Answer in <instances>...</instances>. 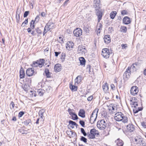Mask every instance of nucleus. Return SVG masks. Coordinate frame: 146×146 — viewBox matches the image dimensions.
<instances>
[{
	"label": "nucleus",
	"mask_w": 146,
	"mask_h": 146,
	"mask_svg": "<svg viewBox=\"0 0 146 146\" xmlns=\"http://www.w3.org/2000/svg\"><path fill=\"white\" fill-rule=\"evenodd\" d=\"M74 111L73 109H71L70 108H69L68 110V111L69 114L71 115L74 113L73 112Z\"/></svg>",
	"instance_id": "42"
},
{
	"label": "nucleus",
	"mask_w": 146,
	"mask_h": 146,
	"mask_svg": "<svg viewBox=\"0 0 146 146\" xmlns=\"http://www.w3.org/2000/svg\"><path fill=\"white\" fill-rule=\"evenodd\" d=\"M29 12V11H25L24 14V17H26L28 15Z\"/></svg>",
	"instance_id": "55"
},
{
	"label": "nucleus",
	"mask_w": 146,
	"mask_h": 146,
	"mask_svg": "<svg viewBox=\"0 0 146 146\" xmlns=\"http://www.w3.org/2000/svg\"><path fill=\"white\" fill-rule=\"evenodd\" d=\"M82 78L81 76H78L75 80V83L77 84L79 83L81 81Z\"/></svg>",
	"instance_id": "25"
},
{
	"label": "nucleus",
	"mask_w": 146,
	"mask_h": 146,
	"mask_svg": "<svg viewBox=\"0 0 146 146\" xmlns=\"http://www.w3.org/2000/svg\"><path fill=\"white\" fill-rule=\"evenodd\" d=\"M94 7L96 10V15L98 16V22L99 23L102 19L103 13L101 11H100L99 9L101 8V5L100 3V0H94Z\"/></svg>",
	"instance_id": "1"
},
{
	"label": "nucleus",
	"mask_w": 146,
	"mask_h": 146,
	"mask_svg": "<svg viewBox=\"0 0 146 146\" xmlns=\"http://www.w3.org/2000/svg\"><path fill=\"white\" fill-rule=\"evenodd\" d=\"M102 25L101 23H99L97 27V29H98V31L102 29Z\"/></svg>",
	"instance_id": "46"
},
{
	"label": "nucleus",
	"mask_w": 146,
	"mask_h": 146,
	"mask_svg": "<svg viewBox=\"0 0 146 146\" xmlns=\"http://www.w3.org/2000/svg\"><path fill=\"white\" fill-rule=\"evenodd\" d=\"M86 70L87 71H88L90 73L91 72L90 66V65H88L86 68Z\"/></svg>",
	"instance_id": "53"
},
{
	"label": "nucleus",
	"mask_w": 146,
	"mask_h": 146,
	"mask_svg": "<svg viewBox=\"0 0 146 146\" xmlns=\"http://www.w3.org/2000/svg\"><path fill=\"white\" fill-rule=\"evenodd\" d=\"M92 98L93 96H90L88 98L87 100L88 101H90L92 100Z\"/></svg>",
	"instance_id": "61"
},
{
	"label": "nucleus",
	"mask_w": 146,
	"mask_h": 146,
	"mask_svg": "<svg viewBox=\"0 0 146 146\" xmlns=\"http://www.w3.org/2000/svg\"><path fill=\"white\" fill-rule=\"evenodd\" d=\"M60 64H56L54 67V70L55 72H59L61 70Z\"/></svg>",
	"instance_id": "19"
},
{
	"label": "nucleus",
	"mask_w": 146,
	"mask_h": 146,
	"mask_svg": "<svg viewBox=\"0 0 146 146\" xmlns=\"http://www.w3.org/2000/svg\"><path fill=\"white\" fill-rule=\"evenodd\" d=\"M102 88L104 92H106L109 89L108 84L107 83L104 84L102 86Z\"/></svg>",
	"instance_id": "22"
},
{
	"label": "nucleus",
	"mask_w": 146,
	"mask_h": 146,
	"mask_svg": "<svg viewBox=\"0 0 146 146\" xmlns=\"http://www.w3.org/2000/svg\"><path fill=\"white\" fill-rule=\"evenodd\" d=\"M10 106L11 109H13L15 106V104L14 102H13V101H12L11 102L10 104Z\"/></svg>",
	"instance_id": "49"
},
{
	"label": "nucleus",
	"mask_w": 146,
	"mask_h": 146,
	"mask_svg": "<svg viewBox=\"0 0 146 146\" xmlns=\"http://www.w3.org/2000/svg\"><path fill=\"white\" fill-rule=\"evenodd\" d=\"M117 14L116 12L115 11H112L110 15V18L112 19H113L115 18V16Z\"/></svg>",
	"instance_id": "28"
},
{
	"label": "nucleus",
	"mask_w": 146,
	"mask_h": 146,
	"mask_svg": "<svg viewBox=\"0 0 146 146\" xmlns=\"http://www.w3.org/2000/svg\"><path fill=\"white\" fill-rule=\"evenodd\" d=\"M55 54V56L57 57L58 55L60 53V52H54Z\"/></svg>",
	"instance_id": "62"
},
{
	"label": "nucleus",
	"mask_w": 146,
	"mask_h": 146,
	"mask_svg": "<svg viewBox=\"0 0 146 146\" xmlns=\"http://www.w3.org/2000/svg\"><path fill=\"white\" fill-rule=\"evenodd\" d=\"M44 60L43 59H40L39 61L37 60L38 64V66L40 67H41L44 65Z\"/></svg>",
	"instance_id": "21"
},
{
	"label": "nucleus",
	"mask_w": 146,
	"mask_h": 146,
	"mask_svg": "<svg viewBox=\"0 0 146 146\" xmlns=\"http://www.w3.org/2000/svg\"><path fill=\"white\" fill-rule=\"evenodd\" d=\"M80 62V64L83 65L85 64L86 61L85 59L83 57H80L79 58Z\"/></svg>",
	"instance_id": "26"
},
{
	"label": "nucleus",
	"mask_w": 146,
	"mask_h": 146,
	"mask_svg": "<svg viewBox=\"0 0 146 146\" xmlns=\"http://www.w3.org/2000/svg\"><path fill=\"white\" fill-rule=\"evenodd\" d=\"M79 123L83 127H84L85 122L84 121L80 120L79 121Z\"/></svg>",
	"instance_id": "51"
},
{
	"label": "nucleus",
	"mask_w": 146,
	"mask_h": 146,
	"mask_svg": "<svg viewBox=\"0 0 146 146\" xmlns=\"http://www.w3.org/2000/svg\"><path fill=\"white\" fill-rule=\"evenodd\" d=\"M78 115L82 118L84 117H85V111L84 110L82 109H80L78 113Z\"/></svg>",
	"instance_id": "18"
},
{
	"label": "nucleus",
	"mask_w": 146,
	"mask_h": 146,
	"mask_svg": "<svg viewBox=\"0 0 146 146\" xmlns=\"http://www.w3.org/2000/svg\"><path fill=\"white\" fill-rule=\"evenodd\" d=\"M129 67H128L126 70V71L124 72L123 75V78L124 79L127 80L129 77L130 75L131 74V70H130Z\"/></svg>",
	"instance_id": "11"
},
{
	"label": "nucleus",
	"mask_w": 146,
	"mask_h": 146,
	"mask_svg": "<svg viewBox=\"0 0 146 146\" xmlns=\"http://www.w3.org/2000/svg\"><path fill=\"white\" fill-rule=\"evenodd\" d=\"M65 57V54L64 53H62L61 55L60 58L62 59H64Z\"/></svg>",
	"instance_id": "59"
},
{
	"label": "nucleus",
	"mask_w": 146,
	"mask_h": 146,
	"mask_svg": "<svg viewBox=\"0 0 146 146\" xmlns=\"http://www.w3.org/2000/svg\"><path fill=\"white\" fill-rule=\"evenodd\" d=\"M23 89L25 91H27L28 90V88L27 87V86L26 85H25L23 86Z\"/></svg>",
	"instance_id": "52"
},
{
	"label": "nucleus",
	"mask_w": 146,
	"mask_h": 146,
	"mask_svg": "<svg viewBox=\"0 0 146 146\" xmlns=\"http://www.w3.org/2000/svg\"><path fill=\"white\" fill-rule=\"evenodd\" d=\"M138 88L136 86H133L131 87L130 90L131 94L133 96L137 95L138 92Z\"/></svg>",
	"instance_id": "10"
},
{
	"label": "nucleus",
	"mask_w": 146,
	"mask_h": 146,
	"mask_svg": "<svg viewBox=\"0 0 146 146\" xmlns=\"http://www.w3.org/2000/svg\"><path fill=\"white\" fill-rule=\"evenodd\" d=\"M104 42L106 44H108L111 42L110 37L109 35H106L104 36Z\"/></svg>",
	"instance_id": "16"
},
{
	"label": "nucleus",
	"mask_w": 146,
	"mask_h": 146,
	"mask_svg": "<svg viewBox=\"0 0 146 146\" xmlns=\"http://www.w3.org/2000/svg\"><path fill=\"white\" fill-rule=\"evenodd\" d=\"M86 51L85 47L83 45H79L78 48V52L79 54H84Z\"/></svg>",
	"instance_id": "9"
},
{
	"label": "nucleus",
	"mask_w": 146,
	"mask_h": 146,
	"mask_svg": "<svg viewBox=\"0 0 146 146\" xmlns=\"http://www.w3.org/2000/svg\"><path fill=\"white\" fill-rule=\"evenodd\" d=\"M97 126L99 129L104 130L106 127L107 123L104 120L102 119L98 122Z\"/></svg>",
	"instance_id": "7"
},
{
	"label": "nucleus",
	"mask_w": 146,
	"mask_h": 146,
	"mask_svg": "<svg viewBox=\"0 0 146 146\" xmlns=\"http://www.w3.org/2000/svg\"><path fill=\"white\" fill-rule=\"evenodd\" d=\"M99 135L98 131L95 129H91L90 131V133L87 134L89 138L91 139L94 138L95 136L98 137Z\"/></svg>",
	"instance_id": "3"
},
{
	"label": "nucleus",
	"mask_w": 146,
	"mask_h": 146,
	"mask_svg": "<svg viewBox=\"0 0 146 146\" xmlns=\"http://www.w3.org/2000/svg\"><path fill=\"white\" fill-rule=\"evenodd\" d=\"M131 104L132 105V107H133L134 108L133 111L134 113H136L139 111L142 110V108L137 107L138 106L137 103L136 102L132 100H130Z\"/></svg>",
	"instance_id": "5"
},
{
	"label": "nucleus",
	"mask_w": 146,
	"mask_h": 146,
	"mask_svg": "<svg viewBox=\"0 0 146 146\" xmlns=\"http://www.w3.org/2000/svg\"><path fill=\"white\" fill-rule=\"evenodd\" d=\"M39 116H40L41 118H43V112H42L41 111H40L39 112Z\"/></svg>",
	"instance_id": "54"
},
{
	"label": "nucleus",
	"mask_w": 146,
	"mask_h": 146,
	"mask_svg": "<svg viewBox=\"0 0 146 146\" xmlns=\"http://www.w3.org/2000/svg\"><path fill=\"white\" fill-rule=\"evenodd\" d=\"M129 69L132 72H135L137 70V69H135V66L133 64L130 67H129Z\"/></svg>",
	"instance_id": "34"
},
{
	"label": "nucleus",
	"mask_w": 146,
	"mask_h": 146,
	"mask_svg": "<svg viewBox=\"0 0 146 146\" xmlns=\"http://www.w3.org/2000/svg\"><path fill=\"white\" fill-rule=\"evenodd\" d=\"M32 66L34 67H36L38 66V64L37 61L33 62Z\"/></svg>",
	"instance_id": "44"
},
{
	"label": "nucleus",
	"mask_w": 146,
	"mask_h": 146,
	"mask_svg": "<svg viewBox=\"0 0 146 146\" xmlns=\"http://www.w3.org/2000/svg\"><path fill=\"white\" fill-rule=\"evenodd\" d=\"M37 92L39 96H42L44 94V91L42 89H40L37 90Z\"/></svg>",
	"instance_id": "32"
},
{
	"label": "nucleus",
	"mask_w": 146,
	"mask_h": 146,
	"mask_svg": "<svg viewBox=\"0 0 146 146\" xmlns=\"http://www.w3.org/2000/svg\"><path fill=\"white\" fill-rule=\"evenodd\" d=\"M102 54L104 58H107L109 57L110 52L108 48H104L102 50Z\"/></svg>",
	"instance_id": "8"
},
{
	"label": "nucleus",
	"mask_w": 146,
	"mask_h": 146,
	"mask_svg": "<svg viewBox=\"0 0 146 146\" xmlns=\"http://www.w3.org/2000/svg\"><path fill=\"white\" fill-rule=\"evenodd\" d=\"M35 30L37 32V33L38 34H40L42 33V31L41 30L39 29V28H37L35 29Z\"/></svg>",
	"instance_id": "50"
},
{
	"label": "nucleus",
	"mask_w": 146,
	"mask_h": 146,
	"mask_svg": "<svg viewBox=\"0 0 146 146\" xmlns=\"http://www.w3.org/2000/svg\"><path fill=\"white\" fill-rule=\"evenodd\" d=\"M80 140L81 141H83L85 143H87V139L85 137L82 136L80 139Z\"/></svg>",
	"instance_id": "43"
},
{
	"label": "nucleus",
	"mask_w": 146,
	"mask_h": 146,
	"mask_svg": "<svg viewBox=\"0 0 146 146\" xmlns=\"http://www.w3.org/2000/svg\"><path fill=\"white\" fill-rule=\"evenodd\" d=\"M121 46L122 47V48L123 49H126V48L127 47V44H122L121 45Z\"/></svg>",
	"instance_id": "48"
},
{
	"label": "nucleus",
	"mask_w": 146,
	"mask_h": 146,
	"mask_svg": "<svg viewBox=\"0 0 146 146\" xmlns=\"http://www.w3.org/2000/svg\"><path fill=\"white\" fill-rule=\"evenodd\" d=\"M90 29V27L86 26L84 27L83 30L86 33H88L89 32Z\"/></svg>",
	"instance_id": "33"
},
{
	"label": "nucleus",
	"mask_w": 146,
	"mask_h": 146,
	"mask_svg": "<svg viewBox=\"0 0 146 146\" xmlns=\"http://www.w3.org/2000/svg\"><path fill=\"white\" fill-rule=\"evenodd\" d=\"M141 125L143 127L145 128H146V123H145L144 122H141Z\"/></svg>",
	"instance_id": "60"
},
{
	"label": "nucleus",
	"mask_w": 146,
	"mask_h": 146,
	"mask_svg": "<svg viewBox=\"0 0 146 146\" xmlns=\"http://www.w3.org/2000/svg\"><path fill=\"white\" fill-rule=\"evenodd\" d=\"M70 88L72 90H74V91L77 90V86L71 84L70 83Z\"/></svg>",
	"instance_id": "30"
},
{
	"label": "nucleus",
	"mask_w": 146,
	"mask_h": 146,
	"mask_svg": "<svg viewBox=\"0 0 146 146\" xmlns=\"http://www.w3.org/2000/svg\"><path fill=\"white\" fill-rule=\"evenodd\" d=\"M115 142L118 146H123V141L119 139L116 140Z\"/></svg>",
	"instance_id": "20"
},
{
	"label": "nucleus",
	"mask_w": 146,
	"mask_h": 146,
	"mask_svg": "<svg viewBox=\"0 0 146 146\" xmlns=\"http://www.w3.org/2000/svg\"><path fill=\"white\" fill-rule=\"evenodd\" d=\"M16 18L17 22L19 23V21L20 17L19 16V14H18L17 11V14L16 16Z\"/></svg>",
	"instance_id": "41"
},
{
	"label": "nucleus",
	"mask_w": 146,
	"mask_h": 146,
	"mask_svg": "<svg viewBox=\"0 0 146 146\" xmlns=\"http://www.w3.org/2000/svg\"><path fill=\"white\" fill-rule=\"evenodd\" d=\"M74 46V44L72 42H68L67 43V45L66 46V48L68 50H72L73 46Z\"/></svg>",
	"instance_id": "17"
},
{
	"label": "nucleus",
	"mask_w": 146,
	"mask_h": 146,
	"mask_svg": "<svg viewBox=\"0 0 146 146\" xmlns=\"http://www.w3.org/2000/svg\"><path fill=\"white\" fill-rule=\"evenodd\" d=\"M127 27L125 26H121L120 28L121 31L122 32L125 33L127 31Z\"/></svg>",
	"instance_id": "35"
},
{
	"label": "nucleus",
	"mask_w": 146,
	"mask_h": 146,
	"mask_svg": "<svg viewBox=\"0 0 146 146\" xmlns=\"http://www.w3.org/2000/svg\"><path fill=\"white\" fill-rule=\"evenodd\" d=\"M81 133L83 134L85 136L87 135V134L85 131L84 129L83 128H81Z\"/></svg>",
	"instance_id": "47"
},
{
	"label": "nucleus",
	"mask_w": 146,
	"mask_h": 146,
	"mask_svg": "<svg viewBox=\"0 0 146 146\" xmlns=\"http://www.w3.org/2000/svg\"><path fill=\"white\" fill-rule=\"evenodd\" d=\"M25 73L24 71L22 69H21L20 71V77L21 78H24L25 77Z\"/></svg>",
	"instance_id": "23"
},
{
	"label": "nucleus",
	"mask_w": 146,
	"mask_h": 146,
	"mask_svg": "<svg viewBox=\"0 0 146 146\" xmlns=\"http://www.w3.org/2000/svg\"><path fill=\"white\" fill-rule=\"evenodd\" d=\"M127 130L130 132L134 131L135 128L133 125L132 124H129L127 126Z\"/></svg>",
	"instance_id": "14"
},
{
	"label": "nucleus",
	"mask_w": 146,
	"mask_h": 146,
	"mask_svg": "<svg viewBox=\"0 0 146 146\" xmlns=\"http://www.w3.org/2000/svg\"><path fill=\"white\" fill-rule=\"evenodd\" d=\"M28 19H26L25 21L22 23L21 25V26L22 27H24L26 25H27L28 22Z\"/></svg>",
	"instance_id": "39"
},
{
	"label": "nucleus",
	"mask_w": 146,
	"mask_h": 146,
	"mask_svg": "<svg viewBox=\"0 0 146 146\" xmlns=\"http://www.w3.org/2000/svg\"><path fill=\"white\" fill-rule=\"evenodd\" d=\"M121 14L122 15H124L128 14V12L127 11V10H124L121 11Z\"/></svg>",
	"instance_id": "37"
},
{
	"label": "nucleus",
	"mask_w": 146,
	"mask_h": 146,
	"mask_svg": "<svg viewBox=\"0 0 146 146\" xmlns=\"http://www.w3.org/2000/svg\"><path fill=\"white\" fill-rule=\"evenodd\" d=\"M39 18H40L39 17V16H37L35 19V21H35V22L36 23H37L39 20Z\"/></svg>",
	"instance_id": "56"
},
{
	"label": "nucleus",
	"mask_w": 146,
	"mask_h": 146,
	"mask_svg": "<svg viewBox=\"0 0 146 146\" xmlns=\"http://www.w3.org/2000/svg\"><path fill=\"white\" fill-rule=\"evenodd\" d=\"M73 33L75 36L76 37H78L82 35V31L81 29L79 28H77L74 30Z\"/></svg>",
	"instance_id": "12"
},
{
	"label": "nucleus",
	"mask_w": 146,
	"mask_h": 146,
	"mask_svg": "<svg viewBox=\"0 0 146 146\" xmlns=\"http://www.w3.org/2000/svg\"><path fill=\"white\" fill-rule=\"evenodd\" d=\"M135 142L137 144L141 142L142 141V139L141 138H139L138 137H136L135 139Z\"/></svg>",
	"instance_id": "24"
},
{
	"label": "nucleus",
	"mask_w": 146,
	"mask_h": 146,
	"mask_svg": "<svg viewBox=\"0 0 146 146\" xmlns=\"http://www.w3.org/2000/svg\"><path fill=\"white\" fill-rule=\"evenodd\" d=\"M72 119L73 120H75L78 119V117L76 114L74 113L71 115Z\"/></svg>",
	"instance_id": "36"
},
{
	"label": "nucleus",
	"mask_w": 146,
	"mask_h": 146,
	"mask_svg": "<svg viewBox=\"0 0 146 146\" xmlns=\"http://www.w3.org/2000/svg\"><path fill=\"white\" fill-rule=\"evenodd\" d=\"M23 123L24 125L26 126H27L28 125H30L31 124V120L30 119H27V120H25L23 122Z\"/></svg>",
	"instance_id": "27"
},
{
	"label": "nucleus",
	"mask_w": 146,
	"mask_h": 146,
	"mask_svg": "<svg viewBox=\"0 0 146 146\" xmlns=\"http://www.w3.org/2000/svg\"><path fill=\"white\" fill-rule=\"evenodd\" d=\"M140 146H146V143H142L141 144H140Z\"/></svg>",
	"instance_id": "63"
},
{
	"label": "nucleus",
	"mask_w": 146,
	"mask_h": 146,
	"mask_svg": "<svg viewBox=\"0 0 146 146\" xmlns=\"http://www.w3.org/2000/svg\"><path fill=\"white\" fill-rule=\"evenodd\" d=\"M123 23L125 25H128L131 23L130 18L127 17H124L123 20Z\"/></svg>",
	"instance_id": "15"
},
{
	"label": "nucleus",
	"mask_w": 146,
	"mask_h": 146,
	"mask_svg": "<svg viewBox=\"0 0 146 146\" xmlns=\"http://www.w3.org/2000/svg\"><path fill=\"white\" fill-rule=\"evenodd\" d=\"M69 123L70 126L72 128L74 127H72L71 126V125L72 126H76V127H77V126L78 125L75 122L71 120H70L69 121Z\"/></svg>",
	"instance_id": "31"
},
{
	"label": "nucleus",
	"mask_w": 146,
	"mask_h": 146,
	"mask_svg": "<svg viewBox=\"0 0 146 146\" xmlns=\"http://www.w3.org/2000/svg\"><path fill=\"white\" fill-rule=\"evenodd\" d=\"M135 66V69L138 70L140 67V64L138 63H135L133 64Z\"/></svg>",
	"instance_id": "40"
},
{
	"label": "nucleus",
	"mask_w": 146,
	"mask_h": 146,
	"mask_svg": "<svg viewBox=\"0 0 146 146\" xmlns=\"http://www.w3.org/2000/svg\"><path fill=\"white\" fill-rule=\"evenodd\" d=\"M12 120L14 121H15L17 120V119L16 117H13L12 119Z\"/></svg>",
	"instance_id": "64"
},
{
	"label": "nucleus",
	"mask_w": 146,
	"mask_h": 146,
	"mask_svg": "<svg viewBox=\"0 0 146 146\" xmlns=\"http://www.w3.org/2000/svg\"><path fill=\"white\" fill-rule=\"evenodd\" d=\"M35 21L33 20H32L30 23V28L31 29H33L35 27V25H34Z\"/></svg>",
	"instance_id": "38"
},
{
	"label": "nucleus",
	"mask_w": 146,
	"mask_h": 146,
	"mask_svg": "<svg viewBox=\"0 0 146 146\" xmlns=\"http://www.w3.org/2000/svg\"><path fill=\"white\" fill-rule=\"evenodd\" d=\"M115 107L114 106H113V104H111L110 106L108 107L109 109V110H110L112 109L113 110H114L115 109V108H114Z\"/></svg>",
	"instance_id": "45"
},
{
	"label": "nucleus",
	"mask_w": 146,
	"mask_h": 146,
	"mask_svg": "<svg viewBox=\"0 0 146 146\" xmlns=\"http://www.w3.org/2000/svg\"><path fill=\"white\" fill-rule=\"evenodd\" d=\"M98 111V109L96 108L93 111L90 120V121L91 123L93 124L96 121Z\"/></svg>",
	"instance_id": "6"
},
{
	"label": "nucleus",
	"mask_w": 146,
	"mask_h": 146,
	"mask_svg": "<svg viewBox=\"0 0 146 146\" xmlns=\"http://www.w3.org/2000/svg\"><path fill=\"white\" fill-rule=\"evenodd\" d=\"M114 118L117 121H121L124 123H127L128 121L127 117L122 112H118L115 114Z\"/></svg>",
	"instance_id": "2"
},
{
	"label": "nucleus",
	"mask_w": 146,
	"mask_h": 146,
	"mask_svg": "<svg viewBox=\"0 0 146 146\" xmlns=\"http://www.w3.org/2000/svg\"><path fill=\"white\" fill-rule=\"evenodd\" d=\"M45 73L47 78H49L51 77L49 70L48 69H46L45 70Z\"/></svg>",
	"instance_id": "29"
},
{
	"label": "nucleus",
	"mask_w": 146,
	"mask_h": 146,
	"mask_svg": "<svg viewBox=\"0 0 146 146\" xmlns=\"http://www.w3.org/2000/svg\"><path fill=\"white\" fill-rule=\"evenodd\" d=\"M54 24L51 22H49L46 24L44 28L43 35H44L47 32L54 28Z\"/></svg>",
	"instance_id": "4"
},
{
	"label": "nucleus",
	"mask_w": 146,
	"mask_h": 146,
	"mask_svg": "<svg viewBox=\"0 0 146 146\" xmlns=\"http://www.w3.org/2000/svg\"><path fill=\"white\" fill-rule=\"evenodd\" d=\"M51 89L50 86H46V90L47 92L49 91Z\"/></svg>",
	"instance_id": "58"
},
{
	"label": "nucleus",
	"mask_w": 146,
	"mask_h": 146,
	"mask_svg": "<svg viewBox=\"0 0 146 146\" xmlns=\"http://www.w3.org/2000/svg\"><path fill=\"white\" fill-rule=\"evenodd\" d=\"M24 114V112L23 111H20L19 113L18 116L20 117H21Z\"/></svg>",
	"instance_id": "57"
},
{
	"label": "nucleus",
	"mask_w": 146,
	"mask_h": 146,
	"mask_svg": "<svg viewBox=\"0 0 146 146\" xmlns=\"http://www.w3.org/2000/svg\"><path fill=\"white\" fill-rule=\"evenodd\" d=\"M26 74L29 76H31L33 75L34 73L33 68H30L27 69L26 72Z\"/></svg>",
	"instance_id": "13"
}]
</instances>
